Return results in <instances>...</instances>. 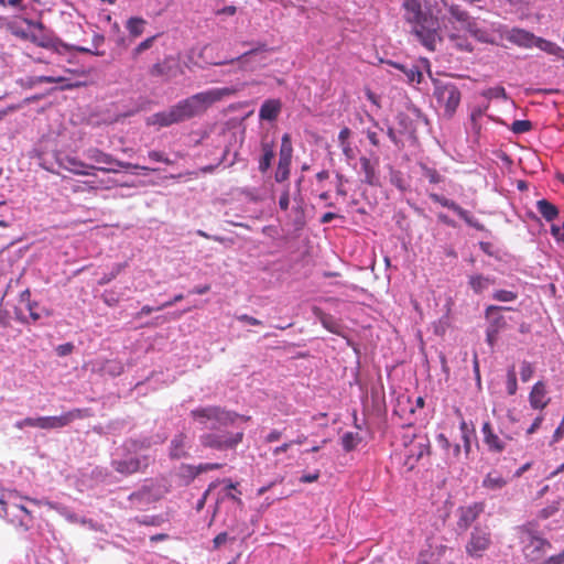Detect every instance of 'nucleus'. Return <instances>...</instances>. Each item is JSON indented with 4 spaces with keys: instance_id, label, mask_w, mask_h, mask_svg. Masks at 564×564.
<instances>
[{
    "instance_id": "obj_1",
    "label": "nucleus",
    "mask_w": 564,
    "mask_h": 564,
    "mask_svg": "<svg viewBox=\"0 0 564 564\" xmlns=\"http://www.w3.org/2000/svg\"><path fill=\"white\" fill-rule=\"evenodd\" d=\"M189 415L202 429L210 430L199 436L200 444L206 448L219 452L236 449L245 435L242 429L237 432L221 431L220 429L232 426L238 420H249V417L219 405L198 406L192 410Z\"/></svg>"
},
{
    "instance_id": "obj_2",
    "label": "nucleus",
    "mask_w": 564,
    "mask_h": 564,
    "mask_svg": "<svg viewBox=\"0 0 564 564\" xmlns=\"http://www.w3.org/2000/svg\"><path fill=\"white\" fill-rule=\"evenodd\" d=\"M235 93L232 88H213L178 101L169 110L153 113L148 124L169 127L204 113L212 105Z\"/></svg>"
},
{
    "instance_id": "obj_3",
    "label": "nucleus",
    "mask_w": 564,
    "mask_h": 564,
    "mask_svg": "<svg viewBox=\"0 0 564 564\" xmlns=\"http://www.w3.org/2000/svg\"><path fill=\"white\" fill-rule=\"evenodd\" d=\"M404 19L411 25V32L427 50L434 51L440 40L437 18L422 10V0H403Z\"/></svg>"
},
{
    "instance_id": "obj_4",
    "label": "nucleus",
    "mask_w": 564,
    "mask_h": 564,
    "mask_svg": "<svg viewBox=\"0 0 564 564\" xmlns=\"http://www.w3.org/2000/svg\"><path fill=\"white\" fill-rule=\"evenodd\" d=\"M170 487L164 480H150L145 482L140 489L132 492L128 500L131 507L142 510L151 503L161 500L167 492Z\"/></svg>"
},
{
    "instance_id": "obj_5",
    "label": "nucleus",
    "mask_w": 564,
    "mask_h": 564,
    "mask_svg": "<svg viewBox=\"0 0 564 564\" xmlns=\"http://www.w3.org/2000/svg\"><path fill=\"white\" fill-rule=\"evenodd\" d=\"M433 96L437 106L443 109V116L452 118L460 104V91L453 83H444L438 79L433 80Z\"/></svg>"
},
{
    "instance_id": "obj_6",
    "label": "nucleus",
    "mask_w": 564,
    "mask_h": 564,
    "mask_svg": "<svg viewBox=\"0 0 564 564\" xmlns=\"http://www.w3.org/2000/svg\"><path fill=\"white\" fill-rule=\"evenodd\" d=\"M85 156L96 163L97 165H94L97 171L105 172V173H117L118 169L111 167V165H116L120 169H134V170H143L149 172L156 171L155 169H151L148 166L133 164L129 162H122L113 158L111 154L106 153L101 151L98 148H89L84 152Z\"/></svg>"
},
{
    "instance_id": "obj_7",
    "label": "nucleus",
    "mask_w": 564,
    "mask_h": 564,
    "mask_svg": "<svg viewBox=\"0 0 564 564\" xmlns=\"http://www.w3.org/2000/svg\"><path fill=\"white\" fill-rule=\"evenodd\" d=\"M451 18L460 23L463 30L467 31L473 37L480 42H489L488 33L478 26L476 19L469 15V13L462 9L458 4L445 3Z\"/></svg>"
},
{
    "instance_id": "obj_8",
    "label": "nucleus",
    "mask_w": 564,
    "mask_h": 564,
    "mask_svg": "<svg viewBox=\"0 0 564 564\" xmlns=\"http://www.w3.org/2000/svg\"><path fill=\"white\" fill-rule=\"evenodd\" d=\"M521 542L523 544V554L525 558L532 562L540 561L552 547L547 540L536 535L531 530H523L521 532Z\"/></svg>"
},
{
    "instance_id": "obj_9",
    "label": "nucleus",
    "mask_w": 564,
    "mask_h": 564,
    "mask_svg": "<svg viewBox=\"0 0 564 564\" xmlns=\"http://www.w3.org/2000/svg\"><path fill=\"white\" fill-rule=\"evenodd\" d=\"M491 544V534L488 528L476 525L466 544V552L473 557H479Z\"/></svg>"
},
{
    "instance_id": "obj_10",
    "label": "nucleus",
    "mask_w": 564,
    "mask_h": 564,
    "mask_svg": "<svg viewBox=\"0 0 564 564\" xmlns=\"http://www.w3.org/2000/svg\"><path fill=\"white\" fill-rule=\"evenodd\" d=\"M151 458L148 455H141L135 457H126L120 459H112V468L124 476L132 475L139 471H143L150 465Z\"/></svg>"
},
{
    "instance_id": "obj_11",
    "label": "nucleus",
    "mask_w": 564,
    "mask_h": 564,
    "mask_svg": "<svg viewBox=\"0 0 564 564\" xmlns=\"http://www.w3.org/2000/svg\"><path fill=\"white\" fill-rule=\"evenodd\" d=\"M84 410L74 409L58 416H42V430L62 429L70 424L73 421L84 417Z\"/></svg>"
},
{
    "instance_id": "obj_12",
    "label": "nucleus",
    "mask_w": 564,
    "mask_h": 564,
    "mask_svg": "<svg viewBox=\"0 0 564 564\" xmlns=\"http://www.w3.org/2000/svg\"><path fill=\"white\" fill-rule=\"evenodd\" d=\"M430 198L441 204L443 207H446L448 209H452L462 219H464L469 226L475 227L477 229L480 228L477 220L464 208H462L459 205H457L454 200H451L442 195L431 193Z\"/></svg>"
},
{
    "instance_id": "obj_13",
    "label": "nucleus",
    "mask_w": 564,
    "mask_h": 564,
    "mask_svg": "<svg viewBox=\"0 0 564 564\" xmlns=\"http://www.w3.org/2000/svg\"><path fill=\"white\" fill-rule=\"evenodd\" d=\"M189 448V436L185 432H178L171 440L169 456L172 459L185 458L188 456Z\"/></svg>"
},
{
    "instance_id": "obj_14",
    "label": "nucleus",
    "mask_w": 564,
    "mask_h": 564,
    "mask_svg": "<svg viewBox=\"0 0 564 564\" xmlns=\"http://www.w3.org/2000/svg\"><path fill=\"white\" fill-rule=\"evenodd\" d=\"M482 511L484 507L480 503L460 508L458 510L457 528L462 531H466Z\"/></svg>"
},
{
    "instance_id": "obj_15",
    "label": "nucleus",
    "mask_w": 564,
    "mask_h": 564,
    "mask_svg": "<svg viewBox=\"0 0 564 564\" xmlns=\"http://www.w3.org/2000/svg\"><path fill=\"white\" fill-rule=\"evenodd\" d=\"M551 399L547 397L545 383L538 381L531 389L529 394V402L532 409L543 410L547 406Z\"/></svg>"
},
{
    "instance_id": "obj_16",
    "label": "nucleus",
    "mask_w": 564,
    "mask_h": 564,
    "mask_svg": "<svg viewBox=\"0 0 564 564\" xmlns=\"http://www.w3.org/2000/svg\"><path fill=\"white\" fill-rule=\"evenodd\" d=\"M260 148L262 154L259 159V171L261 173H265L270 169L272 160L275 156V143L273 140L269 139L268 135H264L261 139Z\"/></svg>"
},
{
    "instance_id": "obj_17",
    "label": "nucleus",
    "mask_w": 564,
    "mask_h": 564,
    "mask_svg": "<svg viewBox=\"0 0 564 564\" xmlns=\"http://www.w3.org/2000/svg\"><path fill=\"white\" fill-rule=\"evenodd\" d=\"M502 310H511V307L489 305L486 308L485 316L489 322L487 328L500 332L501 329H503L507 326L505 316L500 314V311H502Z\"/></svg>"
},
{
    "instance_id": "obj_18",
    "label": "nucleus",
    "mask_w": 564,
    "mask_h": 564,
    "mask_svg": "<svg viewBox=\"0 0 564 564\" xmlns=\"http://www.w3.org/2000/svg\"><path fill=\"white\" fill-rule=\"evenodd\" d=\"M389 64L399 69L404 75L405 80L411 85L420 84L423 79V74L420 67L414 63L401 64L397 62H389Z\"/></svg>"
},
{
    "instance_id": "obj_19",
    "label": "nucleus",
    "mask_w": 564,
    "mask_h": 564,
    "mask_svg": "<svg viewBox=\"0 0 564 564\" xmlns=\"http://www.w3.org/2000/svg\"><path fill=\"white\" fill-rule=\"evenodd\" d=\"M59 166L76 175H91V169H95L94 165L86 164L85 162L73 156L64 158L59 162Z\"/></svg>"
},
{
    "instance_id": "obj_20",
    "label": "nucleus",
    "mask_w": 564,
    "mask_h": 564,
    "mask_svg": "<svg viewBox=\"0 0 564 564\" xmlns=\"http://www.w3.org/2000/svg\"><path fill=\"white\" fill-rule=\"evenodd\" d=\"M281 109L282 102L279 99H268L259 109V118L261 120L273 121L279 117Z\"/></svg>"
},
{
    "instance_id": "obj_21",
    "label": "nucleus",
    "mask_w": 564,
    "mask_h": 564,
    "mask_svg": "<svg viewBox=\"0 0 564 564\" xmlns=\"http://www.w3.org/2000/svg\"><path fill=\"white\" fill-rule=\"evenodd\" d=\"M481 432L484 434V442L490 451L501 453L506 448L505 442L494 433L489 422L484 423Z\"/></svg>"
},
{
    "instance_id": "obj_22",
    "label": "nucleus",
    "mask_w": 564,
    "mask_h": 564,
    "mask_svg": "<svg viewBox=\"0 0 564 564\" xmlns=\"http://www.w3.org/2000/svg\"><path fill=\"white\" fill-rule=\"evenodd\" d=\"M408 456L409 458H415L419 460L425 454L430 452V442L425 436L417 437L415 441H411V444L408 445Z\"/></svg>"
},
{
    "instance_id": "obj_23",
    "label": "nucleus",
    "mask_w": 564,
    "mask_h": 564,
    "mask_svg": "<svg viewBox=\"0 0 564 564\" xmlns=\"http://www.w3.org/2000/svg\"><path fill=\"white\" fill-rule=\"evenodd\" d=\"M508 484V480L498 471H490L482 480V487L488 490H500Z\"/></svg>"
},
{
    "instance_id": "obj_24",
    "label": "nucleus",
    "mask_w": 564,
    "mask_h": 564,
    "mask_svg": "<svg viewBox=\"0 0 564 564\" xmlns=\"http://www.w3.org/2000/svg\"><path fill=\"white\" fill-rule=\"evenodd\" d=\"M360 165L361 171L365 174L364 182L371 186L379 185V176L377 175L376 166L371 163V161L368 158L362 156L360 159Z\"/></svg>"
},
{
    "instance_id": "obj_25",
    "label": "nucleus",
    "mask_w": 564,
    "mask_h": 564,
    "mask_svg": "<svg viewBox=\"0 0 564 564\" xmlns=\"http://www.w3.org/2000/svg\"><path fill=\"white\" fill-rule=\"evenodd\" d=\"M265 51H268L267 44L265 43H258L256 47L245 52L243 54H241L240 56H238L236 58H231V59L226 61V62H218V63H215V64L216 65H225V64H234V63L238 62L240 64V68L245 69L246 68V63L248 61V57H250L251 55H254L258 52H265Z\"/></svg>"
},
{
    "instance_id": "obj_26",
    "label": "nucleus",
    "mask_w": 564,
    "mask_h": 564,
    "mask_svg": "<svg viewBox=\"0 0 564 564\" xmlns=\"http://www.w3.org/2000/svg\"><path fill=\"white\" fill-rule=\"evenodd\" d=\"M509 40L521 46H531L533 42H535V37L528 31L521 29H512L509 35Z\"/></svg>"
},
{
    "instance_id": "obj_27",
    "label": "nucleus",
    "mask_w": 564,
    "mask_h": 564,
    "mask_svg": "<svg viewBox=\"0 0 564 564\" xmlns=\"http://www.w3.org/2000/svg\"><path fill=\"white\" fill-rule=\"evenodd\" d=\"M536 209L546 221L554 220L558 215L557 207L546 199H540L536 202Z\"/></svg>"
},
{
    "instance_id": "obj_28",
    "label": "nucleus",
    "mask_w": 564,
    "mask_h": 564,
    "mask_svg": "<svg viewBox=\"0 0 564 564\" xmlns=\"http://www.w3.org/2000/svg\"><path fill=\"white\" fill-rule=\"evenodd\" d=\"M293 147L291 141V135L289 133H284L281 139V147L279 153V162L290 163L292 161Z\"/></svg>"
},
{
    "instance_id": "obj_29",
    "label": "nucleus",
    "mask_w": 564,
    "mask_h": 564,
    "mask_svg": "<svg viewBox=\"0 0 564 564\" xmlns=\"http://www.w3.org/2000/svg\"><path fill=\"white\" fill-rule=\"evenodd\" d=\"M535 46L546 52L547 54L564 58V50L553 42H550L544 39H536Z\"/></svg>"
},
{
    "instance_id": "obj_30",
    "label": "nucleus",
    "mask_w": 564,
    "mask_h": 564,
    "mask_svg": "<svg viewBox=\"0 0 564 564\" xmlns=\"http://www.w3.org/2000/svg\"><path fill=\"white\" fill-rule=\"evenodd\" d=\"M172 69H173V59L165 58L163 62L154 64L150 69V74L152 76H169V77H171V76H174V74H172Z\"/></svg>"
},
{
    "instance_id": "obj_31",
    "label": "nucleus",
    "mask_w": 564,
    "mask_h": 564,
    "mask_svg": "<svg viewBox=\"0 0 564 564\" xmlns=\"http://www.w3.org/2000/svg\"><path fill=\"white\" fill-rule=\"evenodd\" d=\"M318 319L322 325L330 333L340 334L341 327L332 315L318 312Z\"/></svg>"
},
{
    "instance_id": "obj_32",
    "label": "nucleus",
    "mask_w": 564,
    "mask_h": 564,
    "mask_svg": "<svg viewBox=\"0 0 564 564\" xmlns=\"http://www.w3.org/2000/svg\"><path fill=\"white\" fill-rule=\"evenodd\" d=\"M26 40H30L32 43L40 47L48 48L52 46V37L46 33L41 32H31L30 35H25Z\"/></svg>"
},
{
    "instance_id": "obj_33",
    "label": "nucleus",
    "mask_w": 564,
    "mask_h": 564,
    "mask_svg": "<svg viewBox=\"0 0 564 564\" xmlns=\"http://www.w3.org/2000/svg\"><path fill=\"white\" fill-rule=\"evenodd\" d=\"M361 441L358 433L347 432L341 437V444L346 452L352 451Z\"/></svg>"
},
{
    "instance_id": "obj_34",
    "label": "nucleus",
    "mask_w": 564,
    "mask_h": 564,
    "mask_svg": "<svg viewBox=\"0 0 564 564\" xmlns=\"http://www.w3.org/2000/svg\"><path fill=\"white\" fill-rule=\"evenodd\" d=\"M145 21L141 18H130L127 22V29L132 36H139L143 33Z\"/></svg>"
},
{
    "instance_id": "obj_35",
    "label": "nucleus",
    "mask_w": 564,
    "mask_h": 564,
    "mask_svg": "<svg viewBox=\"0 0 564 564\" xmlns=\"http://www.w3.org/2000/svg\"><path fill=\"white\" fill-rule=\"evenodd\" d=\"M489 284L490 279L484 275H474L469 279V285L476 293L482 292L489 286Z\"/></svg>"
},
{
    "instance_id": "obj_36",
    "label": "nucleus",
    "mask_w": 564,
    "mask_h": 564,
    "mask_svg": "<svg viewBox=\"0 0 564 564\" xmlns=\"http://www.w3.org/2000/svg\"><path fill=\"white\" fill-rule=\"evenodd\" d=\"M506 386H507V392L509 395H514L517 393L518 383H517V375H516V370H514L513 366L507 370Z\"/></svg>"
},
{
    "instance_id": "obj_37",
    "label": "nucleus",
    "mask_w": 564,
    "mask_h": 564,
    "mask_svg": "<svg viewBox=\"0 0 564 564\" xmlns=\"http://www.w3.org/2000/svg\"><path fill=\"white\" fill-rule=\"evenodd\" d=\"M180 477L185 479V484L188 485L192 480H194L198 475L194 465L183 464L180 467Z\"/></svg>"
},
{
    "instance_id": "obj_38",
    "label": "nucleus",
    "mask_w": 564,
    "mask_h": 564,
    "mask_svg": "<svg viewBox=\"0 0 564 564\" xmlns=\"http://www.w3.org/2000/svg\"><path fill=\"white\" fill-rule=\"evenodd\" d=\"M28 311L30 313L31 318L36 322L43 316H50L51 312L46 308H40L36 303H28Z\"/></svg>"
},
{
    "instance_id": "obj_39",
    "label": "nucleus",
    "mask_w": 564,
    "mask_h": 564,
    "mask_svg": "<svg viewBox=\"0 0 564 564\" xmlns=\"http://www.w3.org/2000/svg\"><path fill=\"white\" fill-rule=\"evenodd\" d=\"M14 426L19 430L24 427H37L42 429V416L39 417H25L23 420L17 421Z\"/></svg>"
},
{
    "instance_id": "obj_40",
    "label": "nucleus",
    "mask_w": 564,
    "mask_h": 564,
    "mask_svg": "<svg viewBox=\"0 0 564 564\" xmlns=\"http://www.w3.org/2000/svg\"><path fill=\"white\" fill-rule=\"evenodd\" d=\"M290 163L279 162L274 178L278 183H282L289 178L290 175Z\"/></svg>"
},
{
    "instance_id": "obj_41",
    "label": "nucleus",
    "mask_w": 564,
    "mask_h": 564,
    "mask_svg": "<svg viewBox=\"0 0 564 564\" xmlns=\"http://www.w3.org/2000/svg\"><path fill=\"white\" fill-rule=\"evenodd\" d=\"M518 294L508 290H497L492 293V299L499 302H512L517 300Z\"/></svg>"
},
{
    "instance_id": "obj_42",
    "label": "nucleus",
    "mask_w": 564,
    "mask_h": 564,
    "mask_svg": "<svg viewBox=\"0 0 564 564\" xmlns=\"http://www.w3.org/2000/svg\"><path fill=\"white\" fill-rule=\"evenodd\" d=\"M42 83H45L44 76H30L18 80V84L25 89H31Z\"/></svg>"
},
{
    "instance_id": "obj_43",
    "label": "nucleus",
    "mask_w": 564,
    "mask_h": 564,
    "mask_svg": "<svg viewBox=\"0 0 564 564\" xmlns=\"http://www.w3.org/2000/svg\"><path fill=\"white\" fill-rule=\"evenodd\" d=\"M532 123L529 120H514L511 124V131L516 134H521L530 131Z\"/></svg>"
},
{
    "instance_id": "obj_44",
    "label": "nucleus",
    "mask_w": 564,
    "mask_h": 564,
    "mask_svg": "<svg viewBox=\"0 0 564 564\" xmlns=\"http://www.w3.org/2000/svg\"><path fill=\"white\" fill-rule=\"evenodd\" d=\"M484 96L488 99H498V98L507 99L508 98L506 89L501 86L488 88L484 93Z\"/></svg>"
},
{
    "instance_id": "obj_45",
    "label": "nucleus",
    "mask_w": 564,
    "mask_h": 564,
    "mask_svg": "<svg viewBox=\"0 0 564 564\" xmlns=\"http://www.w3.org/2000/svg\"><path fill=\"white\" fill-rule=\"evenodd\" d=\"M534 373V367L531 362L524 360L521 362V370H520V376H521V380L523 382H527L531 379V377L533 376Z\"/></svg>"
},
{
    "instance_id": "obj_46",
    "label": "nucleus",
    "mask_w": 564,
    "mask_h": 564,
    "mask_svg": "<svg viewBox=\"0 0 564 564\" xmlns=\"http://www.w3.org/2000/svg\"><path fill=\"white\" fill-rule=\"evenodd\" d=\"M122 268H123V264H116L109 273H106L100 278L98 283L100 285L109 283L121 272Z\"/></svg>"
},
{
    "instance_id": "obj_47",
    "label": "nucleus",
    "mask_w": 564,
    "mask_h": 564,
    "mask_svg": "<svg viewBox=\"0 0 564 564\" xmlns=\"http://www.w3.org/2000/svg\"><path fill=\"white\" fill-rule=\"evenodd\" d=\"M86 184H88V186L94 189H98V188L110 189L115 186L116 183L112 180H108V181H89V182H86Z\"/></svg>"
},
{
    "instance_id": "obj_48",
    "label": "nucleus",
    "mask_w": 564,
    "mask_h": 564,
    "mask_svg": "<svg viewBox=\"0 0 564 564\" xmlns=\"http://www.w3.org/2000/svg\"><path fill=\"white\" fill-rule=\"evenodd\" d=\"M155 40V36H151V37H148L145 39L144 41H142L133 51V54L134 56H138L139 54H141L142 52H144L145 50H149L153 42Z\"/></svg>"
},
{
    "instance_id": "obj_49",
    "label": "nucleus",
    "mask_w": 564,
    "mask_h": 564,
    "mask_svg": "<svg viewBox=\"0 0 564 564\" xmlns=\"http://www.w3.org/2000/svg\"><path fill=\"white\" fill-rule=\"evenodd\" d=\"M149 159L155 162H163L165 164H172L173 162L160 151H150Z\"/></svg>"
},
{
    "instance_id": "obj_50",
    "label": "nucleus",
    "mask_w": 564,
    "mask_h": 564,
    "mask_svg": "<svg viewBox=\"0 0 564 564\" xmlns=\"http://www.w3.org/2000/svg\"><path fill=\"white\" fill-rule=\"evenodd\" d=\"M424 176L433 184H437L442 181L441 175L434 169H424Z\"/></svg>"
},
{
    "instance_id": "obj_51",
    "label": "nucleus",
    "mask_w": 564,
    "mask_h": 564,
    "mask_svg": "<svg viewBox=\"0 0 564 564\" xmlns=\"http://www.w3.org/2000/svg\"><path fill=\"white\" fill-rule=\"evenodd\" d=\"M138 522L145 525H160L162 522V518L160 516H145L142 517L141 519H138Z\"/></svg>"
},
{
    "instance_id": "obj_52",
    "label": "nucleus",
    "mask_w": 564,
    "mask_h": 564,
    "mask_svg": "<svg viewBox=\"0 0 564 564\" xmlns=\"http://www.w3.org/2000/svg\"><path fill=\"white\" fill-rule=\"evenodd\" d=\"M63 516L65 517V519H66L67 521L72 522V523H76V522H79V523H82V524L91 523V521H90V520H87V519H85V518L79 519V518H78V516H77L76 513H73V512L67 511V510H65V511L63 512Z\"/></svg>"
},
{
    "instance_id": "obj_53",
    "label": "nucleus",
    "mask_w": 564,
    "mask_h": 564,
    "mask_svg": "<svg viewBox=\"0 0 564 564\" xmlns=\"http://www.w3.org/2000/svg\"><path fill=\"white\" fill-rule=\"evenodd\" d=\"M289 205H290V191H289V187H286L280 199H279V206L282 210H286L289 208Z\"/></svg>"
},
{
    "instance_id": "obj_54",
    "label": "nucleus",
    "mask_w": 564,
    "mask_h": 564,
    "mask_svg": "<svg viewBox=\"0 0 564 564\" xmlns=\"http://www.w3.org/2000/svg\"><path fill=\"white\" fill-rule=\"evenodd\" d=\"M73 349H74L73 344L66 343V344L57 346L56 352L58 356L64 357V356L69 355L73 351Z\"/></svg>"
},
{
    "instance_id": "obj_55",
    "label": "nucleus",
    "mask_w": 564,
    "mask_h": 564,
    "mask_svg": "<svg viewBox=\"0 0 564 564\" xmlns=\"http://www.w3.org/2000/svg\"><path fill=\"white\" fill-rule=\"evenodd\" d=\"M541 564H564V550L557 555L550 556Z\"/></svg>"
},
{
    "instance_id": "obj_56",
    "label": "nucleus",
    "mask_w": 564,
    "mask_h": 564,
    "mask_svg": "<svg viewBox=\"0 0 564 564\" xmlns=\"http://www.w3.org/2000/svg\"><path fill=\"white\" fill-rule=\"evenodd\" d=\"M228 539L229 538L226 532H221V533L217 534L213 540L214 547L219 549L223 544H225L228 541Z\"/></svg>"
},
{
    "instance_id": "obj_57",
    "label": "nucleus",
    "mask_w": 564,
    "mask_h": 564,
    "mask_svg": "<svg viewBox=\"0 0 564 564\" xmlns=\"http://www.w3.org/2000/svg\"><path fill=\"white\" fill-rule=\"evenodd\" d=\"M498 334H499V332H497L495 329H490V328L486 329V340L489 346H491V347L495 346V344L497 341Z\"/></svg>"
},
{
    "instance_id": "obj_58",
    "label": "nucleus",
    "mask_w": 564,
    "mask_h": 564,
    "mask_svg": "<svg viewBox=\"0 0 564 564\" xmlns=\"http://www.w3.org/2000/svg\"><path fill=\"white\" fill-rule=\"evenodd\" d=\"M339 145H340L341 151L347 160H352L355 158V152H354V149H352L350 142L339 144Z\"/></svg>"
},
{
    "instance_id": "obj_59",
    "label": "nucleus",
    "mask_w": 564,
    "mask_h": 564,
    "mask_svg": "<svg viewBox=\"0 0 564 564\" xmlns=\"http://www.w3.org/2000/svg\"><path fill=\"white\" fill-rule=\"evenodd\" d=\"M447 459H457L460 455V446L459 444H454L451 446L449 451L446 453Z\"/></svg>"
},
{
    "instance_id": "obj_60",
    "label": "nucleus",
    "mask_w": 564,
    "mask_h": 564,
    "mask_svg": "<svg viewBox=\"0 0 564 564\" xmlns=\"http://www.w3.org/2000/svg\"><path fill=\"white\" fill-rule=\"evenodd\" d=\"M350 134H351V131L349 128H347V127L343 128L338 134L339 144L349 142Z\"/></svg>"
},
{
    "instance_id": "obj_61",
    "label": "nucleus",
    "mask_w": 564,
    "mask_h": 564,
    "mask_svg": "<svg viewBox=\"0 0 564 564\" xmlns=\"http://www.w3.org/2000/svg\"><path fill=\"white\" fill-rule=\"evenodd\" d=\"M237 318L239 321L245 322L250 325H261L262 324L261 321L257 319L256 317L249 316L247 314L239 315Z\"/></svg>"
},
{
    "instance_id": "obj_62",
    "label": "nucleus",
    "mask_w": 564,
    "mask_h": 564,
    "mask_svg": "<svg viewBox=\"0 0 564 564\" xmlns=\"http://www.w3.org/2000/svg\"><path fill=\"white\" fill-rule=\"evenodd\" d=\"M551 231L558 241L564 242V225L562 227L553 225Z\"/></svg>"
},
{
    "instance_id": "obj_63",
    "label": "nucleus",
    "mask_w": 564,
    "mask_h": 564,
    "mask_svg": "<svg viewBox=\"0 0 564 564\" xmlns=\"http://www.w3.org/2000/svg\"><path fill=\"white\" fill-rule=\"evenodd\" d=\"M542 422H543V415H539L538 417H535V420L533 421L531 426L527 430V434L528 435L533 434L541 426Z\"/></svg>"
},
{
    "instance_id": "obj_64",
    "label": "nucleus",
    "mask_w": 564,
    "mask_h": 564,
    "mask_svg": "<svg viewBox=\"0 0 564 564\" xmlns=\"http://www.w3.org/2000/svg\"><path fill=\"white\" fill-rule=\"evenodd\" d=\"M391 183L393 185H395L398 188H400L401 191H403L405 188V186L403 184V180L399 173H394L391 175Z\"/></svg>"
}]
</instances>
